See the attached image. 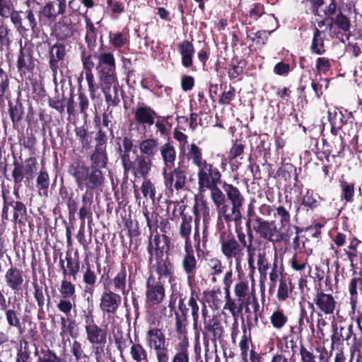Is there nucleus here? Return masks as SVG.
<instances>
[{
	"instance_id": "20",
	"label": "nucleus",
	"mask_w": 362,
	"mask_h": 362,
	"mask_svg": "<svg viewBox=\"0 0 362 362\" xmlns=\"http://www.w3.org/2000/svg\"><path fill=\"white\" fill-rule=\"evenodd\" d=\"M4 280L6 286L12 291L21 290L23 285V273L17 267L11 266L5 273Z\"/></svg>"
},
{
	"instance_id": "50",
	"label": "nucleus",
	"mask_w": 362,
	"mask_h": 362,
	"mask_svg": "<svg viewBox=\"0 0 362 362\" xmlns=\"http://www.w3.org/2000/svg\"><path fill=\"white\" fill-rule=\"evenodd\" d=\"M300 355L302 362H329L328 358L325 353H321L319 355L317 358L318 361H317L315 355L303 346H301L300 348Z\"/></svg>"
},
{
	"instance_id": "60",
	"label": "nucleus",
	"mask_w": 362,
	"mask_h": 362,
	"mask_svg": "<svg viewBox=\"0 0 362 362\" xmlns=\"http://www.w3.org/2000/svg\"><path fill=\"white\" fill-rule=\"evenodd\" d=\"M208 270L211 276H217L223 272L224 267L218 258L209 259L207 262Z\"/></svg>"
},
{
	"instance_id": "22",
	"label": "nucleus",
	"mask_w": 362,
	"mask_h": 362,
	"mask_svg": "<svg viewBox=\"0 0 362 362\" xmlns=\"http://www.w3.org/2000/svg\"><path fill=\"white\" fill-rule=\"evenodd\" d=\"M146 341L148 347L153 351L167 346L165 334L156 327L148 329L146 334Z\"/></svg>"
},
{
	"instance_id": "6",
	"label": "nucleus",
	"mask_w": 362,
	"mask_h": 362,
	"mask_svg": "<svg viewBox=\"0 0 362 362\" xmlns=\"http://www.w3.org/2000/svg\"><path fill=\"white\" fill-rule=\"evenodd\" d=\"M221 250L227 260H234L236 267L241 266L245 257V249L235 239L230 229H219Z\"/></svg>"
},
{
	"instance_id": "55",
	"label": "nucleus",
	"mask_w": 362,
	"mask_h": 362,
	"mask_svg": "<svg viewBox=\"0 0 362 362\" xmlns=\"http://www.w3.org/2000/svg\"><path fill=\"white\" fill-rule=\"evenodd\" d=\"M287 321L288 317L281 310L274 311L270 317V322L272 326L277 329L284 327Z\"/></svg>"
},
{
	"instance_id": "25",
	"label": "nucleus",
	"mask_w": 362,
	"mask_h": 362,
	"mask_svg": "<svg viewBox=\"0 0 362 362\" xmlns=\"http://www.w3.org/2000/svg\"><path fill=\"white\" fill-rule=\"evenodd\" d=\"M193 213L195 223L198 224L202 217L205 224L211 221V209L209 203L204 199H196L193 206Z\"/></svg>"
},
{
	"instance_id": "19",
	"label": "nucleus",
	"mask_w": 362,
	"mask_h": 362,
	"mask_svg": "<svg viewBox=\"0 0 362 362\" xmlns=\"http://www.w3.org/2000/svg\"><path fill=\"white\" fill-rule=\"evenodd\" d=\"M76 33L74 24L71 19L62 18L54 25L52 35L59 40L64 41L71 37Z\"/></svg>"
},
{
	"instance_id": "46",
	"label": "nucleus",
	"mask_w": 362,
	"mask_h": 362,
	"mask_svg": "<svg viewBox=\"0 0 362 362\" xmlns=\"http://www.w3.org/2000/svg\"><path fill=\"white\" fill-rule=\"evenodd\" d=\"M82 206L79 209V218L84 223L86 218L91 217V206L93 204V197L88 196L87 192L82 196Z\"/></svg>"
},
{
	"instance_id": "30",
	"label": "nucleus",
	"mask_w": 362,
	"mask_h": 362,
	"mask_svg": "<svg viewBox=\"0 0 362 362\" xmlns=\"http://www.w3.org/2000/svg\"><path fill=\"white\" fill-rule=\"evenodd\" d=\"M178 52L181 55L182 64L186 68H189L193 64V56L195 49L193 44L188 40H183L178 44Z\"/></svg>"
},
{
	"instance_id": "9",
	"label": "nucleus",
	"mask_w": 362,
	"mask_h": 362,
	"mask_svg": "<svg viewBox=\"0 0 362 362\" xmlns=\"http://www.w3.org/2000/svg\"><path fill=\"white\" fill-rule=\"evenodd\" d=\"M12 177L14 182V193L18 197V189L21 187V182L24 179L30 182L33 179V175L37 170V163L34 158H30L25 160L24 164L15 161L13 163Z\"/></svg>"
},
{
	"instance_id": "13",
	"label": "nucleus",
	"mask_w": 362,
	"mask_h": 362,
	"mask_svg": "<svg viewBox=\"0 0 362 362\" xmlns=\"http://www.w3.org/2000/svg\"><path fill=\"white\" fill-rule=\"evenodd\" d=\"M122 297L111 290L104 291L100 298L99 307L103 313V316L110 317L116 314L120 304Z\"/></svg>"
},
{
	"instance_id": "17",
	"label": "nucleus",
	"mask_w": 362,
	"mask_h": 362,
	"mask_svg": "<svg viewBox=\"0 0 362 362\" xmlns=\"http://www.w3.org/2000/svg\"><path fill=\"white\" fill-rule=\"evenodd\" d=\"M169 240L165 235H151L148 238V252L149 254V261L152 262L153 256L156 255V259L163 257V253L168 250Z\"/></svg>"
},
{
	"instance_id": "33",
	"label": "nucleus",
	"mask_w": 362,
	"mask_h": 362,
	"mask_svg": "<svg viewBox=\"0 0 362 362\" xmlns=\"http://www.w3.org/2000/svg\"><path fill=\"white\" fill-rule=\"evenodd\" d=\"M139 148L141 155H146L152 158L157 154L159 151V143L158 139L154 138H148L140 141Z\"/></svg>"
},
{
	"instance_id": "45",
	"label": "nucleus",
	"mask_w": 362,
	"mask_h": 362,
	"mask_svg": "<svg viewBox=\"0 0 362 362\" xmlns=\"http://www.w3.org/2000/svg\"><path fill=\"white\" fill-rule=\"evenodd\" d=\"M12 42L11 29L4 23H0V49L8 50Z\"/></svg>"
},
{
	"instance_id": "48",
	"label": "nucleus",
	"mask_w": 362,
	"mask_h": 362,
	"mask_svg": "<svg viewBox=\"0 0 362 362\" xmlns=\"http://www.w3.org/2000/svg\"><path fill=\"white\" fill-rule=\"evenodd\" d=\"M173 216L175 218H179L180 216L182 218V221L179 226V230L180 229L181 226L185 221H187L189 223L190 226V234H192V217L190 216H187L184 214V211L186 209V205L184 204L175 203L173 204Z\"/></svg>"
},
{
	"instance_id": "21",
	"label": "nucleus",
	"mask_w": 362,
	"mask_h": 362,
	"mask_svg": "<svg viewBox=\"0 0 362 362\" xmlns=\"http://www.w3.org/2000/svg\"><path fill=\"white\" fill-rule=\"evenodd\" d=\"M171 362H190L189 338L184 337L175 343Z\"/></svg>"
},
{
	"instance_id": "8",
	"label": "nucleus",
	"mask_w": 362,
	"mask_h": 362,
	"mask_svg": "<svg viewBox=\"0 0 362 362\" xmlns=\"http://www.w3.org/2000/svg\"><path fill=\"white\" fill-rule=\"evenodd\" d=\"M253 229L263 239L272 243H280L287 239V234L277 228L274 221H266L256 216L253 222Z\"/></svg>"
},
{
	"instance_id": "58",
	"label": "nucleus",
	"mask_w": 362,
	"mask_h": 362,
	"mask_svg": "<svg viewBox=\"0 0 362 362\" xmlns=\"http://www.w3.org/2000/svg\"><path fill=\"white\" fill-rule=\"evenodd\" d=\"M291 291V283L290 281H287L286 280L281 279L279 282L276 293L278 300L280 301H284L287 299Z\"/></svg>"
},
{
	"instance_id": "36",
	"label": "nucleus",
	"mask_w": 362,
	"mask_h": 362,
	"mask_svg": "<svg viewBox=\"0 0 362 362\" xmlns=\"http://www.w3.org/2000/svg\"><path fill=\"white\" fill-rule=\"evenodd\" d=\"M118 152L121 163L132 158V156L138 153L137 150L134 146L132 139L128 136H124L123 138L122 148L119 147Z\"/></svg>"
},
{
	"instance_id": "37",
	"label": "nucleus",
	"mask_w": 362,
	"mask_h": 362,
	"mask_svg": "<svg viewBox=\"0 0 362 362\" xmlns=\"http://www.w3.org/2000/svg\"><path fill=\"white\" fill-rule=\"evenodd\" d=\"M66 269L64 267V261L62 259L59 260V264L63 272V275L65 277L66 275L72 276L74 279H76V274L80 269V262L78 259H74L70 255H66Z\"/></svg>"
},
{
	"instance_id": "34",
	"label": "nucleus",
	"mask_w": 362,
	"mask_h": 362,
	"mask_svg": "<svg viewBox=\"0 0 362 362\" xmlns=\"http://www.w3.org/2000/svg\"><path fill=\"white\" fill-rule=\"evenodd\" d=\"M350 296V305L353 311L355 310L358 300V291H362V278L354 277L350 280L348 286Z\"/></svg>"
},
{
	"instance_id": "41",
	"label": "nucleus",
	"mask_w": 362,
	"mask_h": 362,
	"mask_svg": "<svg viewBox=\"0 0 362 362\" xmlns=\"http://www.w3.org/2000/svg\"><path fill=\"white\" fill-rule=\"evenodd\" d=\"M310 51L312 53L318 55H322L325 53L322 33L317 28L315 29L313 33V37L310 45Z\"/></svg>"
},
{
	"instance_id": "14",
	"label": "nucleus",
	"mask_w": 362,
	"mask_h": 362,
	"mask_svg": "<svg viewBox=\"0 0 362 362\" xmlns=\"http://www.w3.org/2000/svg\"><path fill=\"white\" fill-rule=\"evenodd\" d=\"M32 53V44L29 41H25L23 44L22 40H20V52L17 68L21 74H25L34 69L35 64Z\"/></svg>"
},
{
	"instance_id": "12",
	"label": "nucleus",
	"mask_w": 362,
	"mask_h": 362,
	"mask_svg": "<svg viewBox=\"0 0 362 362\" xmlns=\"http://www.w3.org/2000/svg\"><path fill=\"white\" fill-rule=\"evenodd\" d=\"M9 18L20 34H23L30 29L34 30L37 25L35 14L30 9L25 12L15 10Z\"/></svg>"
},
{
	"instance_id": "29",
	"label": "nucleus",
	"mask_w": 362,
	"mask_h": 362,
	"mask_svg": "<svg viewBox=\"0 0 362 362\" xmlns=\"http://www.w3.org/2000/svg\"><path fill=\"white\" fill-rule=\"evenodd\" d=\"M163 162V169L171 170L174 165L176 160V151L175 147L170 143H165L162 145L159 151Z\"/></svg>"
},
{
	"instance_id": "44",
	"label": "nucleus",
	"mask_w": 362,
	"mask_h": 362,
	"mask_svg": "<svg viewBox=\"0 0 362 362\" xmlns=\"http://www.w3.org/2000/svg\"><path fill=\"white\" fill-rule=\"evenodd\" d=\"M226 303L223 308L228 310L230 314L235 317L240 314L243 310V304L238 301V300L233 299L230 293L225 295Z\"/></svg>"
},
{
	"instance_id": "51",
	"label": "nucleus",
	"mask_w": 362,
	"mask_h": 362,
	"mask_svg": "<svg viewBox=\"0 0 362 362\" xmlns=\"http://www.w3.org/2000/svg\"><path fill=\"white\" fill-rule=\"evenodd\" d=\"M341 190V198L346 202H351L354 200V183L348 182L344 179L339 181Z\"/></svg>"
},
{
	"instance_id": "61",
	"label": "nucleus",
	"mask_w": 362,
	"mask_h": 362,
	"mask_svg": "<svg viewBox=\"0 0 362 362\" xmlns=\"http://www.w3.org/2000/svg\"><path fill=\"white\" fill-rule=\"evenodd\" d=\"M257 264L261 278L264 277L265 279L269 268V264L264 252L258 253Z\"/></svg>"
},
{
	"instance_id": "31",
	"label": "nucleus",
	"mask_w": 362,
	"mask_h": 362,
	"mask_svg": "<svg viewBox=\"0 0 362 362\" xmlns=\"http://www.w3.org/2000/svg\"><path fill=\"white\" fill-rule=\"evenodd\" d=\"M222 187L225 193L226 200L227 199L229 204L244 205L245 197L238 187L226 182H224Z\"/></svg>"
},
{
	"instance_id": "62",
	"label": "nucleus",
	"mask_w": 362,
	"mask_h": 362,
	"mask_svg": "<svg viewBox=\"0 0 362 362\" xmlns=\"http://www.w3.org/2000/svg\"><path fill=\"white\" fill-rule=\"evenodd\" d=\"M59 291L63 298H72L75 294V286L71 281L64 279Z\"/></svg>"
},
{
	"instance_id": "2",
	"label": "nucleus",
	"mask_w": 362,
	"mask_h": 362,
	"mask_svg": "<svg viewBox=\"0 0 362 362\" xmlns=\"http://www.w3.org/2000/svg\"><path fill=\"white\" fill-rule=\"evenodd\" d=\"M96 69L106 102L112 105H117L119 103V84L114 55L110 52L100 54L98 57Z\"/></svg>"
},
{
	"instance_id": "53",
	"label": "nucleus",
	"mask_w": 362,
	"mask_h": 362,
	"mask_svg": "<svg viewBox=\"0 0 362 362\" xmlns=\"http://www.w3.org/2000/svg\"><path fill=\"white\" fill-rule=\"evenodd\" d=\"M33 286L34 288L33 296L37 302L39 312L44 313V307L45 305V295L43 291V287L40 286L37 282L33 281Z\"/></svg>"
},
{
	"instance_id": "43",
	"label": "nucleus",
	"mask_w": 362,
	"mask_h": 362,
	"mask_svg": "<svg viewBox=\"0 0 362 362\" xmlns=\"http://www.w3.org/2000/svg\"><path fill=\"white\" fill-rule=\"evenodd\" d=\"M274 216L279 219L280 222V230L281 231L286 230V232L289 230L291 226V216L289 212L284 206H278L276 209V213Z\"/></svg>"
},
{
	"instance_id": "64",
	"label": "nucleus",
	"mask_w": 362,
	"mask_h": 362,
	"mask_svg": "<svg viewBox=\"0 0 362 362\" xmlns=\"http://www.w3.org/2000/svg\"><path fill=\"white\" fill-rule=\"evenodd\" d=\"M141 189L144 197H149L152 201H154L156 197V188L150 180H146V178L145 179L141 184Z\"/></svg>"
},
{
	"instance_id": "26",
	"label": "nucleus",
	"mask_w": 362,
	"mask_h": 362,
	"mask_svg": "<svg viewBox=\"0 0 362 362\" xmlns=\"http://www.w3.org/2000/svg\"><path fill=\"white\" fill-rule=\"evenodd\" d=\"M332 25L337 29L339 34L345 35L347 39L351 36V21L349 16L339 11L334 17L331 18Z\"/></svg>"
},
{
	"instance_id": "38",
	"label": "nucleus",
	"mask_w": 362,
	"mask_h": 362,
	"mask_svg": "<svg viewBox=\"0 0 362 362\" xmlns=\"http://www.w3.org/2000/svg\"><path fill=\"white\" fill-rule=\"evenodd\" d=\"M33 346L35 348V356L37 357V362H62V358L49 348L41 349L39 351L35 344H33Z\"/></svg>"
},
{
	"instance_id": "40",
	"label": "nucleus",
	"mask_w": 362,
	"mask_h": 362,
	"mask_svg": "<svg viewBox=\"0 0 362 362\" xmlns=\"http://www.w3.org/2000/svg\"><path fill=\"white\" fill-rule=\"evenodd\" d=\"M114 291H120L123 295H127L128 291L127 287V271L124 266H122L120 270L112 279Z\"/></svg>"
},
{
	"instance_id": "47",
	"label": "nucleus",
	"mask_w": 362,
	"mask_h": 362,
	"mask_svg": "<svg viewBox=\"0 0 362 362\" xmlns=\"http://www.w3.org/2000/svg\"><path fill=\"white\" fill-rule=\"evenodd\" d=\"M100 54H87L85 49H83L81 52V57L83 63V71L81 73V76L83 73L93 72V69L95 66L94 59L98 60V57Z\"/></svg>"
},
{
	"instance_id": "15",
	"label": "nucleus",
	"mask_w": 362,
	"mask_h": 362,
	"mask_svg": "<svg viewBox=\"0 0 362 362\" xmlns=\"http://www.w3.org/2000/svg\"><path fill=\"white\" fill-rule=\"evenodd\" d=\"M134 119L136 124L144 127L154 124L157 113L150 106L144 103H139L133 110Z\"/></svg>"
},
{
	"instance_id": "10",
	"label": "nucleus",
	"mask_w": 362,
	"mask_h": 362,
	"mask_svg": "<svg viewBox=\"0 0 362 362\" xmlns=\"http://www.w3.org/2000/svg\"><path fill=\"white\" fill-rule=\"evenodd\" d=\"M162 169L163 182L168 193L171 195L184 189L186 185L187 173L180 167L175 168L170 171Z\"/></svg>"
},
{
	"instance_id": "56",
	"label": "nucleus",
	"mask_w": 362,
	"mask_h": 362,
	"mask_svg": "<svg viewBox=\"0 0 362 362\" xmlns=\"http://www.w3.org/2000/svg\"><path fill=\"white\" fill-rule=\"evenodd\" d=\"M204 296L206 301L211 303L212 306L218 308L222 303L221 300V291L220 288H214L211 291L204 292Z\"/></svg>"
},
{
	"instance_id": "18",
	"label": "nucleus",
	"mask_w": 362,
	"mask_h": 362,
	"mask_svg": "<svg viewBox=\"0 0 362 362\" xmlns=\"http://www.w3.org/2000/svg\"><path fill=\"white\" fill-rule=\"evenodd\" d=\"M313 303L316 308L324 315H332L334 313L337 301L330 293H325L317 289L313 297Z\"/></svg>"
},
{
	"instance_id": "7",
	"label": "nucleus",
	"mask_w": 362,
	"mask_h": 362,
	"mask_svg": "<svg viewBox=\"0 0 362 362\" xmlns=\"http://www.w3.org/2000/svg\"><path fill=\"white\" fill-rule=\"evenodd\" d=\"M124 169V175L127 177L132 174L135 177L147 178L153 166V161L151 158L146 155L137 153L122 163Z\"/></svg>"
},
{
	"instance_id": "59",
	"label": "nucleus",
	"mask_w": 362,
	"mask_h": 362,
	"mask_svg": "<svg viewBox=\"0 0 362 362\" xmlns=\"http://www.w3.org/2000/svg\"><path fill=\"white\" fill-rule=\"evenodd\" d=\"M5 315L8 325L10 327H13L21 329V320L19 313L14 309L6 308Z\"/></svg>"
},
{
	"instance_id": "63",
	"label": "nucleus",
	"mask_w": 362,
	"mask_h": 362,
	"mask_svg": "<svg viewBox=\"0 0 362 362\" xmlns=\"http://www.w3.org/2000/svg\"><path fill=\"white\" fill-rule=\"evenodd\" d=\"M12 0H0V16L3 18H8L15 11Z\"/></svg>"
},
{
	"instance_id": "52",
	"label": "nucleus",
	"mask_w": 362,
	"mask_h": 362,
	"mask_svg": "<svg viewBox=\"0 0 362 362\" xmlns=\"http://www.w3.org/2000/svg\"><path fill=\"white\" fill-rule=\"evenodd\" d=\"M234 293L238 301H240L244 300L246 296L252 293V288L250 289L247 281L240 280L235 285Z\"/></svg>"
},
{
	"instance_id": "11",
	"label": "nucleus",
	"mask_w": 362,
	"mask_h": 362,
	"mask_svg": "<svg viewBox=\"0 0 362 362\" xmlns=\"http://www.w3.org/2000/svg\"><path fill=\"white\" fill-rule=\"evenodd\" d=\"M165 296V290L160 279L150 275L146 282L145 300L148 306L160 304Z\"/></svg>"
},
{
	"instance_id": "28",
	"label": "nucleus",
	"mask_w": 362,
	"mask_h": 362,
	"mask_svg": "<svg viewBox=\"0 0 362 362\" xmlns=\"http://www.w3.org/2000/svg\"><path fill=\"white\" fill-rule=\"evenodd\" d=\"M185 156L187 160L190 161L197 168L208 161L204 158L202 149L194 143L187 145Z\"/></svg>"
},
{
	"instance_id": "39",
	"label": "nucleus",
	"mask_w": 362,
	"mask_h": 362,
	"mask_svg": "<svg viewBox=\"0 0 362 362\" xmlns=\"http://www.w3.org/2000/svg\"><path fill=\"white\" fill-rule=\"evenodd\" d=\"M132 346L130 347L129 354L135 362H149L148 353L145 348L139 343H133L130 340Z\"/></svg>"
},
{
	"instance_id": "54",
	"label": "nucleus",
	"mask_w": 362,
	"mask_h": 362,
	"mask_svg": "<svg viewBox=\"0 0 362 362\" xmlns=\"http://www.w3.org/2000/svg\"><path fill=\"white\" fill-rule=\"evenodd\" d=\"M75 133L78 138L83 149L88 150L91 147V137L88 134V132L83 126L76 127L75 128Z\"/></svg>"
},
{
	"instance_id": "35",
	"label": "nucleus",
	"mask_w": 362,
	"mask_h": 362,
	"mask_svg": "<svg viewBox=\"0 0 362 362\" xmlns=\"http://www.w3.org/2000/svg\"><path fill=\"white\" fill-rule=\"evenodd\" d=\"M205 332L211 335V340L215 343L217 339H220L223 333V327L221 322L213 317L211 320L205 322L204 325Z\"/></svg>"
},
{
	"instance_id": "3",
	"label": "nucleus",
	"mask_w": 362,
	"mask_h": 362,
	"mask_svg": "<svg viewBox=\"0 0 362 362\" xmlns=\"http://www.w3.org/2000/svg\"><path fill=\"white\" fill-rule=\"evenodd\" d=\"M222 175L219 168L207 161L197 168L198 190L204 193L210 191L211 198L222 192L218 185L221 182Z\"/></svg>"
},
{
	"instance_id": "4",
	"label": "nucleus",
	"mask_w": 362,
	"mask_h": 362,
	"mask_svg": "<svg viewBox=\"0 0 362 362\" xmlns=\"http://www.w3.org/2000/svg\"><path fill=\"white\" fill-rule=\"evenodd\" d=\"M179 235L185 241L184 254L182 258V267L185 273L187 276L188 284L190 285L191 281L194 278L195 272L197 269L198 260L195 257L192 243L190 239V226L188 222L185 221L182 223L179 231Z\"/></svg>"
},
{
	"instance_id": "23",
	"label": "nucleus",
	"mask_w": 362,
	"mask_h": 362,
	"mask_svg": "<svg viewBox=\"0 0 362 362\" xmlns=\"http://www.w3.org/2000/svg\"><path fill=\"white\" fill-rule=\"evenodd\" d=\"M49 66L54 77L56 76L59 65L58 62L64 60L66 55V47L61 43H56L49 49Z\"/></svg>"
},
{
	"instance_id": "1",
	"label": "nucleus",
	"mask_w": 362,
	"mask_h": 362,
	"mask_svg": "<svg viewBox=\"0 0 362 362\" xmlns=\"http://www.w3.org/2000/svg\"><path fill=\"white\" fill-rule=\"evenodd\" d=\"M108 156L106 149L95 148L90 156V166L78 163L71 168V173L76 179L78 187L87 191L101 187L105 182L102 169L106 168Z\"/></svg>"
},
{
	"instance_id": "57",
	"label": "nucleus",
	"mask_w": 362,
	"mask_h": 362,
	"mask_svg": "<svg viewBox=\"0 0 362 362\" xmlns=\"http://www.w3.org/2000/svg\"><path fill=\"white\" fill-rule=\"evenodd\" d=\"M308 265V258L300 255V252H295L291 259V268L297 272H302Z\"/></svg>"
},
{
	"instance_id": "5",
	"label": "nucleus",
	"mask_w": 362,
	"mask_h": 362,
	"mask_svg": "<svg viewBox=\"0 0 362 362\" xmlns=\"http://www.w3.org/2000/svg\"><path fill=\"white\" fill-rule=\"evenodd\" d=\"M211 199L217 211L218 221H225L228 226H230L232 222H234L237 227L240 226L243 218L242 209L243 206L227 204L223 192H220V193L212 197Z\"/></svg>"
},
{
	"instance_id": "42",
	"label": "nucleus",
	"mask_w": 362,
	"mask_h": 362,
	"mask_svg": "<svg viewBox=\"0 0 362 362\" xmlns=\"http://www.w3.org/2000/svg\"><path fill=\"white\" fill-rule=\"evenodd\" d=\"M13 220L14 223H25L27 220V210L25 205L21 202H13Z\"/></svg>"
},
{
	"instance_id": "49",
	"label": "nucleus",
	"mask_w": 362,
	"mask_h": 362,
	"mask_svg": "<svg viewBox=\"0 0 362 362\" xmlns=\"http://www.w3.org/2000/svg\"><path fill=\"white\" fill-rule=\"evenodd\" d=\"M83 74H85L90 98L94 100L97 98V93L101 88L100 81H97L93 72L83 73Z\"/></svg>"
},
{
	"instance_id": "27",
	"label": "nucleus",
	"mask_w": 362,
	"mask_h": 362,
	"mask_svg": "<svg viewBox=\"0 0 362 362\" xmlns=\"http://www.w3.org/2000/svg\"><path fill=\"white\" fill-rule=\"evenodd\" d=\"M155 268L160 281L165 277L168 279L170 283L172 282L174 278V267L173 264L166 258L163 259V257L156 259V264L153 265Z\"/></svg>"
},
{
	"instance_id": "24",
	"label": "nucleus",
	"mask_w": 362,
	"mask_h": 362,
	"mask_svg": "<svg viewBox=\"0 0 362 362\" xmlns=\"http://www.w3.org/2000/svg\"><path fill=\"white\" fill-rule=\"evenodd\" d=\"M57 10L54 8V4L52 1H47L42 8L41 13L42 16L49 21H54L58 16L63 15L66 11V1L57 0Z\"/></svg>"
},
{
	"instance_id": "16",
	"label": "nucleus",
	"mask_w": 362,
	"mask_h": 362,
	"mask_svg": "<svg viewBox=\"0 0 362 362\" xmlns=\"http://www.w3.org/2000/svg\"><path fill=\"white\" fill-rule=\"evenodd\" d=\"M85 329L87 340L93 346H105L107 341V332L97 325L93 319L86 317Z\"/></svg>"
},
{
	"instance_id": "32",
	"label": "nucleus",
	"mask_w": 362,
	"mask_h": 362,
	"mask_svg": "<svg viewBox=\"0 0 362 362\" xmlns=\"http://www.w3.org/2000/svg\"><path fill=\"white\" fill-rule=\"evenodd\" d=\"M84 21L86 23V34L85 40L87 44V47L90 50L95 49L96 46V40L98 37L97 29L95 27L90 17L86 14L83 16Z\"/></svg>"
}]
</instances>
